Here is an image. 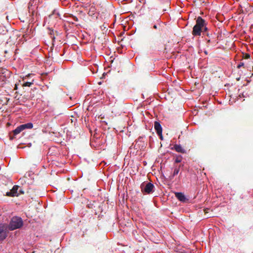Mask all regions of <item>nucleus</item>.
<instances>
[{
	"label": "nucleus",
	"instance_id": "nucleus-4",
	"mask_svg": "<svg viewBox=\"0 0 253 253\" xmlns=\"http://www.w3.org/2000/svg\"><path fill=\"white\" fill-rule=\"evenodd\" d=\"M6 227L3 224L0 225V242L4 240L7 237Z\"/></svg>",
	"mask_w": 253,
	"mask_h": 253
},
{
	"label": "nucleus",
	"instance_id": "nucleus-23",
	"mask_svg": "<svg viewBox=\"0 0 253 253\" xmlns=\"http://www.w3.org/2000/svg\"><path fill=\"white\" fill-rule=\"evenodd\" d=\"M154 27V28H155V29H157V25H155L154 26V27Z\"/></svg>",
	"mask_w": 253,
	"mask_h": 253
},
{
	"label": "nucleus",
	"instance_id": "nucleus-19",
	"mask_svg": "<svg viewBox=\"0 0 253 253\" xmlns=\"http://www.w3.org/2000/svg\"><path fill=\"white\" fill-rule=\"evenodd\" d=\"M1 71H3V70H1ZM6 72H8L7 70H3V72H2V74H4Z\"/></svg>",
	"mask_w": 253,
	"mask_h": 253
},
{
	"label": "nucleus",
	"instance_id": "nucleus-12",
	"mask_svg": "<svg viewBox=\"0 0 253 253\" xmlns=\"http://www.w3.org/2000/svg\"><path fill=\"white\" fill-rule=\"evenodd\" d=\"M96 9L94 6H91L90 8L89 9L88 14L89 16H92L94 15Z\"/></svg>",
	"mask_w": 253,
	"mask_h": 253
},
{
	"label": "nucleus",
	"instance_id": "nucleus-18",
	"mask_svg": "<svg viewBox=\"0 0 253 253\" xmlns=\"http://www.w3.org/2000/svg\"><path fill=\"white\" fill-rule=\"evenodd\" d=\"M24 192L22 189H20L19 190H18V195H19L20 194H24Z\"/></svg>",
	"mask_w": 253,
	"mask_h": 253
},
{
	"label": "nucleus",
	"instance_id": "nucleus-5",
	"mask_svg": "<svg viewBox=\"0 0 253 253\" xmlns=\"http://www.w3.org/2000/svg\"><path fill=\"white\" fill-rule=\"evenodd\" d=\"M154 128L156 130L158 135L160 136V139L161 140H163V137L162 135V127L161 126V125L158 122H155Z\"/></svg>",
	"mask_w": 253,
	"mask_h": 253
},
{
	"label": "nucleus",
	"instance_id": "nucleus-14",
	"mask_svg": "<svg viewBox=\"0 0 253 253\" xmlns=\"http://www.w3.org/2000/svg\"><path fill=\"white\" fill-rule=\"evenodd\" d=\"M209 30L208 31H207L206 32H203L202 34L203 35H204V36H207V37H209V38H211L212 35V33H210L209 32Z\"/></svg>",
	"mask_w": 253,
	"mask_h": 253
},
{
	"label": "nucleus",
	"instance_id": "nucleus-16",
	"mask_svg": "<svg viewBox=\"0 0 253 253\" xmlns=\"http://www.w3.org/2000/svg\"><path fill=\"white\" fill-rule=\"evenodd\" d=\"M32 84H33V83H32V82H27L24 83L23 84L22 86H30Z\"/></svg>",
	"mask_w": 253,
	"mask_h": 253
},
{
	"label": "nucleus",
	"instance_id": "nucleus-1",
	"mask_svg": "<svg viewBox=\"0 0 253 253\" xmlns=\"http://www.w3.org/2000/svg\"><path fill=\"white\" fill-rule=\"evenodd\" d=\"M209 30L207 22L201 17L198 16L196 19V24L193 28L192 34L194 37L201 36L203 32Z\"/></svg>",
	"mask_w": 253,
	"mask_h": 253
},
{
	"label": "nucleus",
	"instance_id": "nucleus-7",
	"mask_svg": "<svg viewBox=\"0 0 253 253\" xmlns=\"http://www.w3.org/2000/svg\"><path fill=\"white\" fill-rule=\"evenodd\" d=\"M38 0H30L28 4L29 12L33 13L37 7Z\"/></svg>",
	"mask_w": 253,
	"mask_h": 253
},
{
	"label": "nucleus",
	"instance_id": "nucleus-10",
	"mask_svg": "<svg viewBox=\"0 0 253 253\" xmlns=\"http://www.w3.org/2000/svg\"><path fill=\"white\" fill-rule=\"evenodd\" d=\"M182 166H183V165H180L178 167L174 166L173 172L172 174H171L169 176V178L170 179H171V180L172 179L174 178V177L178 173L179 170H180V168H181V167H182Z\"/></svg>",
	"mask_w": 253,
	"mask_h": 253
},
{
	"label": "nucleus",
	"instance_id": "nucleus-24",
	"mask_svg": "<svg viewBox=\"0 0 253 253\" xmlns=\"http://www.w3.org/2000/svg\"><path fill=\"white\" fill-rule=\"evenodd\" d=\"M246 58H249V57H250V55L249 54H248V55H246Z\"/></svg>",
	"mask_w": 253,
	"mask_h": 253
},
{
	"label": "nucleus",
	"instance_id": "nucleus-9",
	"mask_svg": "<svg viewBox=\"0 0 253 253\" xmlns=\"http://www.w3.org/2000/svg\"><path fill=\"white\" fill-rule=\"evenodd\" d=\"M172 149L175 150L177 152L181 153L182 154L186 153V150L180 145L175 144Z\"/></svg>",
	"mask_w": 253,
	"mask_h": 253
},
{
	"label": "nucleus",
	"instance_id": "nucleus-20",
	"mask_svg": "<svg viewBox=\"0 0 253 253\" xmlns=\"http://www.w3.org/2000/svg\"><path fill=\"white\" fill-rule=\"evenodd\" d=\"M74 20H75L76 21H78V19L77 17H74Z\"/></svg>",
	"mask_w": 253,
	"mask_h": 253
},
{
	"label": "nucleus",
	"instance_id": "nucleus-17",
	"mask_svg": "<svg viewBox=\"0 0 253 253\" xmlns=\"http://www.w3.org/2000/svg\"><path fill=\"white\" fill-rule=\"evenodd\" d=\"M244 65V63L243 62H240L238 65L237 66V68H241V67H243Z\"/></svg>",
	"mask_w": 253,
	"mask_h": 253
},
{
	"label": "nucleus",
	"instance_id": "nucleus-3",
	"mask_svg": "<svg viewBox=\"0 0 253 253\" xmlns=\"http://www.w3.org/2000/svg\"><path fill=\"white\" fill-rule=\"evenodd\" d=\"M140 188L143 193L150 194L153 192L154 186L150 182L147 183L146 184L143 183L141 184Z\"/></svg>",
	"mask_w": 253,
	"mask_h": 253
},
{
	"label": "nucleus",
	"instance_id": "nucleus-11",
	"mask_svg": "<svg viewBox=\"0 0 253 253\" xmlns=\"http://www.w3.org/2000/svg\"><path fill=\"white\" fill-rule=\"evenodd\" d=\"M20 126H21V127L22 128L23 130H24L26 128L31 129L32 128H33V125L31 123H27L25 124L21 125Z\"/></svg>",
	"mask_w": 253,
	"mask_h": 253
},
{
	"label": "nucleus",
	"instance_id": "nucleus-21",
	"mask_svg": "<svg viewBox=\"0 0 253 253\" xmlns=\"http://www.w3.org/2000/svg\"><path fill=\"white\" fill-rule=\"evenodd\" d=\"M14 89H15V90L17 89V84H15Z\"/></svg>",
	"mask_w": 253,
	"mask_h": 253
},
{
	"label": "nucleus",
	"instance_id": "nucleus-13",
	"mask_svg": "<svg viewBox=\"0 0 253 253\" xmlns=\"http://www.w3.org/2000/svg\"><path fill=\"white\" fill-rule=\"evenodd\" d=\"M23 130L22 128L21 127V126H18L16 129H15L13 131V134L14 135H16L19 134L20 132H21Z\"/></svg>",
	"mask_w": 253,
	"mask_h": 253
},
{
	"label": "nucleus",
	"instance_id": "nucleus-2",
	"mask_svg": "<svg viewBox=\"0 0 253 253\" xmlns=\"http://www.w3.org/2000/svg\"><path fill=\"white\" fill-rule=\"evenodd\" d=\"M23 225L22 218L19 217H13L8 225V229L10 230H14L21 228Z\"/></svg>",
	"mask_w": 253,
	"mask_h": 253
},
{
	"label": "nucleus",
	"instance_id": "nucleus-15",
	"mask_svg": "<svg viewBox=\"0 0 253 253\" xmlns=\"http://www.w3.org/2000/svg\"><path fill=\"white\" fill-rule=\"evenodd\" d=\"M182 160V157L181 156H179L176 158L175 159V163H179L181 162Z\"/></svg>",
	"mask_w": 253,
	"mask_h": 253
},
{
	"label": "nucleus",
	"instance_id": "nucleus-8",
	"mask_svg": "<svg viewBox=\"0 0 253 253\" xmlns=\"http://www.w3.org/2000/svg\"><path fill=\"white\" fill-rule=\"evenodd\" d=\"M175 196L179 201L183 203L186 202L188 200V199L186 198L184 194L181 192H175Z\"/></svg>",
	"mask_w": 253,
	"mask_h": 253
},
{
	"label": "nucleus",
	"instance_id": "nucleus-6",
	"mask_svg": "<svg viewBox=\"0 0 253 253\" xmlns=\"http://www.w3.org/2000/svg\"><path fill=\"white\" fill-rule=\"evenodd\" d=\"M19 188V186L18 185H14L12 189L9 191L6 192V195L9 197H15L18 196V190Z\"/></svg>",
	"mask_w": 253,
	"mask_h": 253
},
{
	"label": "nucleus",
	"instance_id": "nucleus-22",
	"mask_svg": "<svg viewBox=\"0 0 253 253\" xmlns=\"http://www.w3.org/2000/svg\"><path fill=\"white\" fill-rule=\"evenodd\" d=\"M207 42L208 43H210V42H211L210 39H209V40H207Z\"/></svg>",
	"mask_w": 253,
	"mask_h": 253
}]
</instances>
